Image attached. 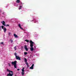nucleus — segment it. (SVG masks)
Returning <instances> with one entry per match:
<instances>
[{"instance_id": "4", "label": "nucleus", "mask_w": 76, "mask_h": 76, "mask_svg": "<svg viewBox=\"0 0 76 76\" xmlns=\"http://www.w3.org/2000/svg\"><path fill=\"white\" fill-rule=\"evenodd\" d=\"M1 23L2 24V25L4 26H9V24H5V22H4V21L1 22Z\"/></svg>"}, {"instance_id": "20", "label": "nucleus", "mask_w": 76, "mask_h": 76, "mask_svg": "<svg viewBox=\"0 0 76 76\" xmlns=\"http://www.w3.org/2000/svg\"><path fill=\"white\" fill-rule=\"evenodd\" d=\"M16 46H15L14 48V49L15 50H17V49H16Z\"/></svg>"}, {"instance_id": "29", "label": "nucleus", "mask_w": 76, "mask_h": 76, "mask_svg": "<svg viewBox=\"0 0 76 76\" xmlns=\"http://www.w3.org/2000/svg\"><path fill=\"white\" fill-rule=\"evenodd\" d=\"M1 10H0V12H1Z\"/></svg>"}, {"instance_id": "15", "label": "nucleus", "mask_w": 76, "mask_h": 76, "mask_svg": "<svg viewBox=\"0 0 76 76\" xmlns=\"http://www.w3.org/2000/svg\"><path fill=\"white\" fill-rule=\"evenodd\" d=\"M24 61L25 62H27V59L26 58H24Z\"/></svg>"}, {"instance_id": "27", "label": "nucleus", "mask_w": 76, "mask_h": 76, "mask_svg": "<svg viewBox=\"0 0 76 76\" xmlns=\"http://www.w3.org/2000/svg\"><path fill=\"white\" fill-rule=\"evenodd\" d=\"M20 4L21 5H22V3L21 2H20Z\"/></svg>"}, {"instance_id": "13", "label": "nucleus", "mask_w": 76, "mask_h": 76, "mask_svg": "<svg viewBox=\"0 0 76 76\" xmlns=\"http://www.w3.org/2000/svg\"><path fill=\"white\" fill-rule=\"evenodd\" d=\"M22 6H20V7L19 8V10H20V9H22Z\"/></svg>"}, {"instance_id": "23", "label": "nucleus", "mask_w": 76, "mask_h": 76, "mask_svg": "<svg viewBox=\"0 0 76 76\" xmlns=\"http://www.w3.org/2000/svg\"><path fill=\"white\" fill-rule=\"evenodd\" d=\"M7 71H8V72H9L10 71V70L8 69H7Z\"/></svg>"}, {"instance_id": "22", "label": "nucleus", "mask_w": 76, "mask_h": 76, "mask_svg": "<svg viewBox=\"0 0 76 76\" xmlns=\"http://www.w3.org/2000/svg\"><path fill=\"white\" fill-rule=\"evenodd\" d=\"M0 43L1 44H4V42H1Z\"/></svg>"}, {"instance_id": "2", "label": "nucleus", "mask_w": 76, "mask_h": 76, "mask_svg": "<svg viewBox=\"0 0 76 76\" xmlns=\"http://www.w3.org/2000/svg\"><path fill=\"white\" fill-rule=\"evenodd\" d=\"M16 63H17V61H12L11 63V64L12 65H14L15 68H17L16 67Z\"/></svg>"}, {"instance_id": "28", "label": "nucleus", "mask_w": 76, "mask_h": 76, "mask_svg": "<svg viewBox=\"0 0 76 76\" xmlns=\"http://www.w3.org/2000/svg\"><path fill=\"white\" fill-rule=\"evenodd\" d=\"M20 70V69H17V70H18V71H19V70Z\"/></svg>"}, {"instance_id": "11", "label": "nucleus", "mask_w": 76, "mask_h": 76, "mask_svg": "<svg viewBox=\"0 0 76 76\" xmlns=\"http://www.w3.org/2000/svg\"><path fill=\"white\" fill-rule=\"evenodd\" d=\"M21 74L23 76L25 75V72H21Z\"/></svg>"}, {"instance_id": "17", "label": "nucleus", "mask_w": 76, "mask_h": 76, "mask_svg": "<svg viewBox=\"0 0 76 76\" xmlns=\"http://www.w3.org/2000/svg\"><path fill=\"white\" fill-rule=\"evenodd\" d=\"M28 54V53L24 52V55H26V54Z\"/></svg>"}, {"instance_id": "6", "label": "nucleus", "mask_w": 76, "mask_h": 76, "mask_svg": "<svg viewBox=\"0 0 76 76\" xmlns=\"http://www.w3.org/2000/svg\"><path fill=\"white\" fill-rule=\"evenodd\" d=\"M24 48L27 51H28V48H27V46L26 45H25L24 47Z\"/></svg>"}, {"instance_id": "5", "label": "nucleus", "mask_w": 76, "mask_h": 76, "mask_svg": "<svg viewBox=\"0 0 76 76\" xmlns=\"http://www.w3.org/2000/svg\"><path fill=\"white\" fill-rule=\"evenodd\" d=\"M34 66V64H33L31 67H30V69H33Z\"/></svg>"}, {"instance_id": "18", "label": "nucleus", "mask_w": 76, "mask_h": 76, "mask_svg": "<svg viewBox=\"0 0 76 76\" xmlns=\"http://www.w3.org/2000/svg\"><path fill=\"white\" fill-rule=\"evenodd\" d=\"M1 28H2L3 29H4V26H1Z\"/></svg>"}, {"instance_id": "10", "label": "nucleus", "mask_w": 76, "mask_h": 76, "mask_svg": "<svg viewBox=\"0 0 76 76\" xmlns=\"http://www.w3.org/2000/svg\"><path fill=\"white\" fill-rule=\"evenodd\" d=\"M16 2L17 3H20V0H17Z\"/></svg>"}, {"instance_id": "12", "label": "nucleus", "mask_w": 76, "mask_h": 76, "mask_svg": "<svg viewBox=\"0 0 76 76\" xmlns=\"http://www.w3.org/2000/svg\"><path fill=\"white\" fill-rule=\"evenodd\" d=\"M26 65L28 66V67H29V64H28V63L26 62Z\"/></svg>"}, {"instance_id": "21", "label": "nucleus", "mask_w": 76, "mask_h": 76, "mask_svg": "<svg viewBox=\"0 0 76 76\" xmlns=\"http://www.w3.org/2000/svg\"><path fill=\"white\" fill-rule=\"evenodd\" d=\"M10 41L11 42V43H12V42H13V40H12V39H11L10 40Z\"/></svg>"}, {"instance_id": "26", "label": "nucleus", "mask_w": 76, "mask_h": 76, "mask_svg": "<svg viewBox=\"0 0 76 76\" xmlns=\"http://www.w3.org/2000/svg\"><path fill=\"white\" fill-rule=\"evenodd\" d=\"M1 26H0V31H1Z\"/></svg>"}, {"instance_id": "24", "label": "nucleus", "mask_w": 76, "mask_h": 76, "mask_svg": "<svg viewBox=\"0 0 76 76\" xmlns=\"http://www.w3.org/2000/svg\"><path fill=\"white\" fill-rule=\"evenodd\" d=\"M8 64L9 66H10L11 65H10V63H8Z\"/></svg>"}, {"instance_id": "25", "label": "nucleus", "mask_w": 76, "mask_h": 76, "mask_svg": "<svg viewBox=\"0 0 76 76\" xmlns=\"http://www.w3.org/2000/svg\"><path fill=\"white\" fill-rule=\"evenodd\" d=\"M10 34H11V33H10L9 32L8 33V35H10Z\"/></svg>"}, {"instance_id": "14", "label": "nucleus", "mask_w": 76, "mask_h": 76, "mask_svg": "<svg viewBox=\"0 0 76 76\" xmlns=\"http://www.w3.org/2000/svg\"><path fill=\"white\" fill-rule=\"evenodd\" d=\"M25 68H23L22 69V72H25V70H24Z\"/></svg>"}, {"instance_id": "1", "label": "nucleus", "mask_w": 76, "mask_h": 76, "mask_svg": "<svg viewBox=\"0 0 76 76\" xmlns=\"http://www.w3.org/2000/svg\"><path fill=\"white\" fill-rule=\"evenodd\" d=\"M30 50L31 51H34V48H33V46H34V42H33L31 40L30 41Z\"/></svg>"}, {"instance_id": "19", "label": "nucleus", "mask_w": 76, "mask_h": 76, "mask_svg": "<svg viewBox=\"0 0 76 76\" xmlns=\"http://www.w3.org/2000/svg\"><path fill=\"white\" fill-rule=\"evenodd\" d=\"M9 73H13V72L12 71L10 70L9 72Z\"/></svg>"}, {"instance_id": "9", "label": "nucleus", "mask_w": 76, "mask_h": 76, "mask_svg": "<svg viewBox=\"0 0 76 76\" xmlns=\"http://www.w3.org/2000/svg\"><path fill=\"white\" fill-rule=\"evenodd\" d=\"M14 37H15V38H18V35H17L15 34H14Z\"/></svg>"}, {"instance_id": "16", "label": "nucleus", "mask_w": 76, "mask_h": 76, "mask_svg": "<svg viewBox=\"0 0 76 76\" xmlns=\"http://www.w3.org/2000/svg\"><path fill=\"white\" fill-rule=\"evenodd\" d=\"M25 41H26V42H28L29 41V40H27V39L25 40Z\"/></svg>"}, {"instance_id": "7", "label": "nucleus", "mask_w": 76, "mask_h": 76, "mask_svg": "<svg viewBox=\"0 0 76 76\" xmlns=\"http://www.w3.org/2000/svg\"><path fill=\"white\" fill-rule=\"evenodd\" d=\"M4 31V33H6V31H7V29H6V27H4V28L3 29Z\"/></svg>"}, {"instance_id": "30", "label": "nucleus", "mask_w": 76, "mask_h": 76, "mask_svg": "<svg viewBox=\"0 0 76 76\" xmlns=\"http://www.w3.org/2000/svg\"><path fill=\"white\" fill-rule=\"evenodd\" d=\"M36 22H35V23H36Z\"/></svg>"}, {"instance_id": "8", "label": "nucleus", "mask_w": 76, "mask_h": 76, "mask_svg": "<svg viewBox=\"0 0 76 76\" xmlns=\"http://www.w3.org/2000/svg\"><path fill=\"white\" fill-rule=\"evenodd\" d=\"M18 26L20 28V29H23V28H22L21 26H20V24H19Z\"/></svg>"}, {"instance_id": "3", "label": "nucleus", "mask_w": 76, "mask_h": 76, "mask_svg": "<svg viewBox=\"0 0 76 76\" xmlns=\"http://www.w3.org/2000/svg\"><path fill=\"white\" fill-rule=\"evenodd\" d=\"M14 55L15 56V58L17 60H20V58L19 57V56H17V53H15Z\"/></svg>"}]
</instances>
